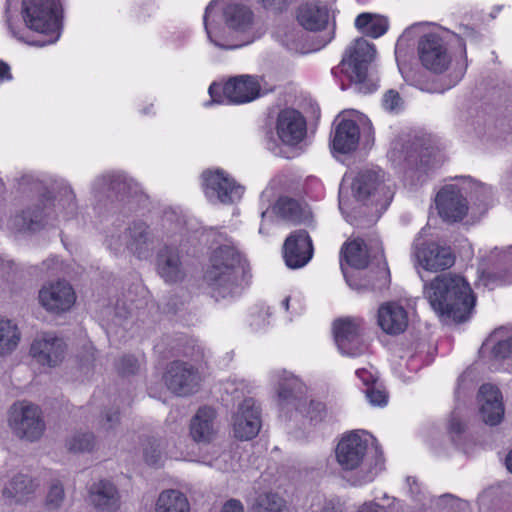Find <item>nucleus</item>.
I'll return each mask as SVG.
<instances>
[{
  "label": "nucleus",
  "instance_id": "1",
  "mask_svg": "<svg viewBox=\"0 0 512 512\" xmlns=\"http://www.w3.org/2000/svg\"><path fill=\"white\" fill-rule=\"evenodd\" d=\"M253 12L244 4L213 0L206 7L204 26L211 43L221 49H236L249 44Z\"/></svg>",
  "mask_w": 512,
  "mask_h": 512
},
{
  "label": "nucleus",
  "instance_id": "2",
  "mask_svg": "<svg viewBox=\"0 0 512 512\" xmlns=\"http://www.w3.org/2000/svg\"><path fill=\"white\" fill-rule=\"evenodd\" d=\"M92 193L94 209L101 217H128L148 202L138 182L122 172H108L96 177Z\"/></svg>",
  "mask_w": 512,
  "mask_h": 512
},
{
  "label": "nucleus",
  "instance_id": "3",
  "mask_svg": "<svg viewBox=\"0 0 512 512\" xmlns=\"http://www.w3.org/2000/svg\"><path fill=\"white\" fill-rule=\"evenodd\" d=\"M216 242L205 280L219 297L240 295L250 282L249 265L226 235L220 234Z\"/></svg>",
  "mask_w": 512,
  "mask_h": 512
},
{
  "label": "nucleus",
  "instance_id": "4",
  "mask_svg": "<svg viewBox=\"0 0 512 512\" xmlns=\"http://www.w3.org/2000/svg\"><path fill=\"white\" fill-rule=\"evenodd\" d=\"M424 296L440 317L457 323L467 321L475 306V297L468 282L452 273L440 274L425 284Z\"/></svg>",
  "mask_w": 512,
  "mask_h": 512
},
{
  "label": "nucleus",
  "instance_id": "5",
  "mask_svg": "<svg viewBox=\"0 0 512 512\" xmlns=\"http://www.w3.org/2000/svg\"><path fill=\"white\" fill-rule=\"evenodd\" d=\"M22 18L25 26L42 38L29 39L17 31L7 18L12 36L31 46L43 47L54 44L61 35L63 7L61 0H22Z\"/></svg>",
  "mask_w": 512,
  "mask_h": 512
},
{
  "label": "nucleus",
  "instance_id": "6",
  "mask_svg": "<svg viewBox=\"0 0 512 512\" xmlns=\"http://www.w3.org/2000/svg\"><path fill=\"white\" fill-rule=\"evenodd\" d=\"M336 461L343 471H355L358 484L368 483L384 468V459L377 448H368L365 433L349 432L340 439L335 449Z\"/></svg>",
  "mask_w": 512,
  "mask_h": 512
},
{
  "label": "nucleus",
  "instance_id": "7",
  "mask_svg": "<svg viewBox=\"0 0 512 512\" xmlns=\"http://www.w3.org/2000/svg\"><path fill=\"white\" fill-rule=\"evenodd\" d=\"M279 416L285 421L300 418L311 424L322 422L327 414L324 403L308 399L306 385L291 373L283 372L277 385Z\"/></svg>",
  "mask_w": 512,
  "mask_h": 512
},
{
  "label": "nucleus",
  "instance_id": "8",
  "mask_svg": "<svg viewBox=\"0 0 512 512\" xmlns=\"http://www.w3.org/2000/svg\"><path fill=\"white\" fill-rule=\"evenodd\" d=\"M439 154L434 139L429 134H416L405 141H396L390 158L401 165L412 184L422 183L429 169L433 168Z\"/></svg>",
  "mask_w": 512,
  "mask_h": 512
},
{
  "label": "nucleus",
  "instance_id": "9",
  "mask_svg": "<svg viewBox=\"0 0 512 512\" xmlns=\"http://www.w3.org/2000/svg\"><path fill=\"white\" fill-rule=\"evenodd\" d=\"M344 258L349 266L358 270L366 268L370 259L376 260L377 262L378 269L375 278L366 280L363 283H360L354 275H349L344 266L341 265L346 282L351 288L355 290L370 289L373 291H381L389 286V269L384 261L383 249L379 243H375V251L372 252V247H368L363 240H353L346 245Z\"/></svg>",
  "mask_w": 512,
  "mask_h": 512
},
{
  "label": "nucleus",
  "instance_id": "10",
  "mask_svg": "<svg viewBox=\"0 0 512 512\" xmlns=\"http://www.w3.org/2000/svg\"><path fill=\"white\" fill-rule=\"evenodd\" d=\"M376 55V50L364 38L354 41L343 57L340 66L360 93H371L377 89V82L368 74V68Z\"/></svg>",
  "mask_w": 512,
  "mask_h": 512
},
{
  "label": "nucleus",
  "instance_id": "11",
  "mask_svg": "<svg viewBox=\"0 0 512 512\" xmlns=\"http://www.w3.org/2000/svg\"><path fill=\"white\" fill-rule=\"evenodd\" d=\"M353 197L364 204L375 206V218L390 205L394 191L385 183V174L382 170L365 169L357 173L351 182Z\"/></svg>",
  "mask_w": 512,
  "mask_h": 512
},
{
  "label": "nucleus",
  "instance_id": "12",
  "mask_svg": "<svg viewBox=\"0 0 512 512\" xmlns=\"http://www.w3.org/2000/svg\"><path fill=\"white\" fill-rule=\"evenodd\" d=\"M157 242L154 230L143 219H133L125 228L122 235L111 236L108 247L116 254L126 249L134 257L148 259Z\"/></svg>",
  "mask_w": 512,
  "mask_h": 512
},
{
  "label": "nucleus",
  "instance_id": "13",
  "mask_svg": "<svg viewBox=\"0 0 512 512\" xmlns=\"http://www.w3.org/2000/svg\"><path fill=\"white\" fill-rule=\"evenodd\" d=\"M9 426L20 439L29 442L39 440L46 428L41 408L33 403H14L9 412Z\"/></svg>",
  "mask_w": 512,
  "mask_h": 512
},
{
  "label": "nucleus",
  "instance_id": "14",
  "mask_svg": "<svg viewBox=\"0 0 512 512\" xmlns=\"http://www.w3.org/2000/svg\"><path fill=\"white\" fill-rule=\"evenodd\" d=\"M332 332L339 352L345 356L358 357L368 350L363 333L362 320L355 317H341L333 321Z\"/></svg>",
  "mask_w": 512,
  "mask_h": 512
},
{
  "label": "nucleus",
  "instance_id": "15",
  "mask_svg": "<svg viewBox=\"0 0 512 512\" xmlns=\"http://www.w3.org/2000/svg\"><path fill=\"white\" fill-rule=\"evenodd\" d=\"M205 195L212 203L233 204L242 198L244 187L224 170H206L202 174Z\"/></svg>",
  "mask_w": 512,
  "mask_h": 512
},
{
  "label": "nucleus",
  "instance_id": "16",
  "mask_svg": "<svg viewBox=\"0 0 512 512\" xmlns=\"http://www.w3.org/2000/svg\"><path fill=\"white\" fill-rule=\"evenodd\" d=\"M162 379L167 389L178 397H187L196 393L201 381L198 369L180 360L167 364Z\"/></svg>",
  "mask_w": 512,
  "mask_h": 512
},
{
  "label": "nucleus",
  "instance_id": "17",
  "mask_svg": "<svg viewBox=\"0 0 512 512\" xmlns=\"http://www.w3.org/2000/svg\"><path fill=\"white\" fill-rule=\"evenodd\" d=\"M418 56L422 66L434 74L448 70L452 56L445 41L436 33H427L418 41Z\"/></svg>",
  "mask_w": 512,
  "mask_h": 512
},
{
  "label": "nucleus",
  "instance_id": "18",
  "mask_svg": "<svg viewBox=\"0 0 512 512\" xmlns=\"http://www.w3.org/2000/svg\"><path fill=\"white\" fill-rule=\"evenodd\" d=\"M261 428V410L253 398H245L233 415V433L239 440H251Z\"/></svg>",
  "mask_w": 512,
  "mask_h": 512
},
{
  "label": "nucleus",
  "instance_id": "19",
  "mask_svg": "<svg viewBox=\"0 0 512 512\" xmlns=\"http://www.w3.org/2000/svg\"><path fill=\"white\" fill-rule=\"evenodd\" d=\"M435 203L439 216L448 223L461 221L468 211L466 198L454 185L444 186L437 193Z\"/></svg>",
  "mask_w": 512,
  "mask_h": 512
},
{
  "label": "nucleus",
  "instance_id": "20",
  "mask_svg": "<svg viewBox=\"0 0 512 512\" xmlns=\"http://www.w3.org/2000/svg\"><path fill=\"white\" fill-rule=\"evenodd\" d=\"M414 256L422 268L431 272L448 269L455 262L451 248L435 242L416 244Z\"/></svg>",
  "mask_w": 512,
  "mask_h": 512
},
{
  "label": "nucleus",
  "instance_id": "21",
  "mask_svg": "<svg viewBox=\"0 0 512 512\" xmlns=\"http://www.w3.org/2000/svg\"><path fill=\"white\" fill-rule=\"evenodd\" d=\"M52 206V196L38 198L36 202L14 217V226L19 231L36 232L41 230L52 217Z\"/></svg>",
  "mask_w": 512,
  "mask_h": 512
},
{
  "label": "nucleus",
  "instance_id": "22",
  "mask_svg": "<svg viewBox=\"0 0 512 512\" xmlns=\"http://www.w3.org/2000/svg\"><path fill=\"white\" fill-rule=\"evenodd\" d=\"M72 286L66 281L50 283L39 291L40 304L48 311L60 314L68 311L75 303Z\"/></svg>",
  "mask_w": 512,
  "mask_h": 512
},
{
  "label": "nucleus",
  "instance_id": "23",
  "mask_svg": "<svg viewBox=\"0 0 512 512\" xmlns=\"http://www.w3.org/2000/svg\"><path fill=\"white\" fill-rule=\"evenodd\" d=\"M283 255L289 268L297 269L305 266L313 255L312 241L308 232L300 229L291 233L284 242Z\"/></svg>",
  "mask_w": 512,
  "mask_h": 512
},
{
  "label": "nucleus",
  "instance_id": "24",
  "mask_svg": "<svg viewBox=\"0 0 512 512\" xmlns=\"http://www.w3.org/2000/svg\"><path fill=\"white\" fill-rule=\"evenodd\" d=\"M479 415L482 421L489 426H496L503 420L505 409L501 391L494 385L487 383L481 385L477 394Z\"/></svg>",
  "mask_w": 512,
  "mask_h": 512
},
{
  "label": "nucleus",
  "instance_id": "25",
  "mask_svg": "<svg viewBox=\"0 0 512 512\" xmlns=\"http://www.w3.org/2000/svg\"><path fill=\"white\" fill-rule=\"evenodd\" d=\"M276 130L284 144L296 145L306 135V121L297 110L286 108L278 114Z\"/></svg>",
  "mask_w": 512,
  "mask_h": 512
},
{
  "label": "nucleus",
  "instance_id": "26",
  "mask_svg": "<svg viewBox=\"0 0 512 512\" xmlns=\"http://www.w3.org/2000/svg\"><path fill=\"white\" fill-rule=\"evenodd\" d=\"M90 504L101 512H116L120 508V494L115 484L109 480H99L88 490Z\"/></svg>",
  "mask_w": 512,
  "mask_h": 512
},
{
  "label": "nucleus",
  "instance_id": "27",
  "mask_svg": "<svg viewBox=\"0 0 512 512\" xmlns=\"http://www.w3.org/2000/svg\"><path fill=\"white\" fill-rule=\"evenodd\" d=\"M377 323L389 335H399L408 327V312L397 302L383 303L377 314Z\"/></svg>",
  "mask_w": 512,
  "mask_h": 512
},
{
  "label": "nucleus",
  "instance_id": "28",
  "mask_svg": "<svg viewBox=\"0 0 512 512\" xmlns=\"http://www.w3.org/2000/svg\"><path fill=\"white\" fill-rule=\"evenodd\" d=\"M296 18L304 29L319 31L328 24L329 11L327 6L318 0H306L299 4Z\"/></svg>",
  "mask_w": 512,
  "mask_h": 512
},
{
  "label": "nucleus",
  "instance_id": "29",
  "mask_svg": "<svg viewBox=\"0 0 512 512\" xmlns=\"http://www.w3.org/2000/svg\"><path fill=\"white\" fill-rule=\"evenodd\" d=\"M39 484L31 476L27 474L14 475L2 490V496L6 503L25 504L30 501Z\"/></svg>",
  "mask_w": 512,
  "mask_h": 512
},
{
  "label": "nucleus",
  "instance_id": "30",
  "mask_svg": "<svg viewBox=\"0 0 512 512\" xmlns=\"http://www.w3.org/2000/svg\"><path fill=\"white\" fill-rule=\"evenodd\" d=\"M156 269L167 283H176L184 278L179 251L176 247L164 245L156 255Z\"/></svg>",
  "mask_w": 512,
  "mask_h": 512
},
{
  "label": "nucleus",
  "instance_id": "31",
  "mask_svg": "<svg viewBox=\"0 0 512 512\" xmlns=\"http://www.w3.org/2000/svg\"><path fill=\"white\" fill-rule=\"evenodd\" d=\"M65 343L55 336H47L34 340L30 354L40 364L50 367L56 366L64 357Z\"/></svg>",
  "mask_w": 512,
  "mask_h": 512
},
{
  "label": "nucleus",
  "instance_id": "32",
  "mask_svg": "<svg viewBox=\"0 0 512 512\" xmlns=\"http://www.w3.org/2000/svg\"><path fill=\"white\" fill-rule=\"evenodd\" d=\"M216 410L210 406L200 407L190 421V435L197 443L208 444L215 436Z\"/></svg>",
  "mask_w": 512,
  "mask_h": 512
},
{
  "label": "nucleus",
  "instance_id": "33",
  "mask_svg": "<svg viewBox=\"0 0 512 512\" xmlns=\"http://www.w3.org/2000/svg\"><path fill=\"white\" fill-rule=\"evenodd\" d=\"M259 89L251 76L234 77L225 83V99L235 104L250 102L258 97Z\"/></svg>",
  "mask_w": 512,
  "mask_h": 512
},
{
  "label": "nucleus",
  "instance_id": "34",
  "mask_svg": "<svg viewBox=\"0 0 512 512\" xmlns=\"http://www.w3.org/2000/svg\"><path fill=\"white\" fill-rule=\"evenodd\" d=\"M360 129L354 120L342 119L335 127L332 137V149L341 154H348L358 147Z\"/></svg>",
  "mask_w": 512,
  "mask_h": 512
},
{
  "label": "nucleus",
  "instance_id": "35",
  "mask_svg": "<svg viewBox=\"0 0 512 512\" xmlns=\"http://www.w3.org/2000/svg\"><path fill=\"white\" fill-rule=\"evenodd\" d=\"M490 352L491 359L502 361L512 357V334L505 328L494 330L483 343L480 352Z\"/></svg>",
  "mask_w": 512,
  "mask_h": 512
},
{
  "label": "nucleus",
  "instance_id": "36",
  "mask_svg": "<svg viewBox=\"0 0 512 512\" xmlns=\"http://www.w3.org/2000/svg\"><path fill=\"white\" fill-rule=\"evenodd\" d=\"M479 137L487 141H505L512 134V118L507 115L496 114L489 116L484 121L483 127L476 128Z\"/></svg>",
  "mask_w": 512,
  "mask_h": 512
},
{
  "label": "nucleus",
  "instance_id": "37",
  "mask_svg": "<svg viewBox=\"0 0 512 512\" xmlns=\"http://www.w3.org/2000/svg\"><path fill=\"white\" fill-rule=\"evenodd\" d=\"M277 216L294 224L307 223L312 215L307 207H303L297 200L289 197H281L274 205Z\"/></svg>",
  "mask_w": 512,
  "mask_h": 512
},
{
  "label": "nucleus",
  "instance_id": "38",
  "mask_svg": "<svg viewBox=\"0 0 512 512\" xmlns=\"http://www.w3.org/2000/svg\"><path fill=\"white\" fill-rule=\"evenodd\" d=\"M154 512H190V504L184 493L168 489L159 494Z\"/></svg>",
  "mask_w": 512,
  "mask_h": 512
},
{
  "label": "nucleus",
  "instance_id": "39",
  "mask_svg": "<svg viewBox=\"0 0 512 512\" xmlns=\"http://www.w3.org/2000/svg\"><path fill=\"white\" fill-rule=\"evenodd\" d=\"M355 26L363 34L372 38H378L387 31L388 21L383 16L362 13L357 16Z\"/></svg>",
  "mask_w": 512,
  "mask_h": 512
},
{
  "label": "nucleus",
  "instance_id": "40",
  "mask_svg": "<svg viewBox=\"0 0 512 512\" xmlns=\"http://www.w3.org/2000/svg\"><path fill=\"white\" fill-rule=\"evenodd\" d=\"M20 341V332L11 320L0 317V355L10 354Z\"/></svg>",
  "mask_w": 512,
  "mask_h": 512
},
{
  "label": "nucleus",
  "instance_id": "41",
  "mask_svg": "<svg viewBox=\"0 0 512 512\" xmlns=\"http://www.w3.org/2000/svg\"><path fill=\"white\" fill-rule=\"evenodd\" d=\"M53 207H58L62 210L64 217L69 219L73 218L78 213V204L76 195L68 184H61L58 187L55 200L53 199Z\"/></svg>",
  "mask_w": 512,
  "mask_h": 512
},
{
  "label": "nucleus",
  "instance_id": "42",
  "mask_svg": "<svg viewBox=\"0 0 512 512\" xmlns=\"http://www.w3.org/2000/svg\"><path fill=\"white\" fill-rule=\"evenodd\" d=\"M285 502L276 493L268 492L258 495L252 506L253 512H284Z\"/></svg>",
  "mask_w": 512,
  "mask_h": 512
},
{
  "label": "nucleus",
  "instance_id": "43",
  "mask_svg": "<svg viewBox=\"0 0 512 512\" xmlns=\"http://www.w3.org/2000/svg\"><path fill=\"white\" fill-rule=\"evenodd\" d=\"M96 441L91 432H76L66 440V447L72 453L91 452Z\"/></svg>",
  "mask_w": 512,
  "mask_h": 512
},
{
  "label": "nucleus",
  "instance_id": "44",
  "mask_svg": "<svg viewBox=\"0 0 512 512\" xmlns=\"http://www.w3.org/2000/svg\"><path fill=\"white\" fill-rule=\"evenodd\" d=\"M18 189L22 192H34L39 198L52 196L47 186L33 175L25 174L17 179Z\"/></svg>",
  "mask_w": 512,
  "mask_h": 512
},
{
  "label": "nucleus",
  "instance_id": "45",
  "mask_svg": "<svg viewBox=\"0 0 512 512\" xmlns=\"http://www.w3.org/2000/svg\"><path fill=\"white\" fill-rule=\"evenodd\" d=\"M143 361L134 355H123L116 364L117 371L122 376L136 375L142 368Z\"/></svg>",
  "mask_w": 512,
  "mask_h": 512
},
{
  "label": "nucleus",
  "instance_id": "46",
  "mask_svg": "<svg viewBox=\"0 0 512 512\" xmlns=\"http://www.w3.org/2000/svg\"><path fill=\"white\" fill-rule=\"evenodd\" d=\"M65 498V492L62 484L59 482L53 483L46 496V506L55 510L60 508Z\"/></svg>",
  "mask_w": 512,
  "mask_h": 512
},
{
  "label": "nucleus",
  "instance_id": "47",
  "mask_svg": "<svg viewBox=\"0 0 512 512\" xmlns=\"http://www.w3.org/2000/svg\"><path fill=\"white\" fill-rule=\"evenodd\" d=\"M382 103L383 107L390 112H398L403 108V100L400 94L394 89L386 91Z\"/></svg>",
  "mask_w": 512,
  "mask_h": 512
},
{
  "label": "nucleus",
  "instance_id": "48",
  "mask_svg": "<svg viewBox=\"0 0 512 512\" xmlns=\"http://www.w3.org/2000/svg\"><path fill=\"white\" fill-rule=\"evenodd\" d=\"M462 76V71L454 72L453 74H449L443 78L440 84H436L426 90L432 93H443L444 91L454 87L461 80Z\"/></svg>",
  "mask_w": 512,
  "mask_h": 512
},
{
  "label": "nucleus",
  "instance_id": "49",
  "mask_svg": "<svg viewBox=\"0 0 512 512\" xmlns=\"http://www.w3.org/2000/svg\"><path fill=\"white\" fill-rule=\"evenodd\" d=\"M369 403L373 406H385L388 401V393L379 387L371 386L365 390Z\"/></svg>",
  "mask_w": 512,
  "mask_h": 512
},
{
  "label": "nucleus",
  "instance_id": "50",
  "mask_svg": "<svg viewBox=\"0 0 512 512\" xmlns=\"http://www.w3.org/2000/svg\"><path fill=\"white\" fill-rule=\"evenodd\" d=\"M144 460L148 465L159 466L162 460V452L159 444L149 442L144 448Z\"/></svg>",
  "mask_w": 512,
  "mask_h": 512
},
{
  "label": "nucleus",
  "instance_id": "51",
  "mask_svg": "<svg viewBox=\"0 0 512 512\" xmlns=\"http://www.w3.org/2000/svg\"><path fill=\"white\" fill-rule=\"evenodd\" d=\"M471 192L481 204H486L491 195V188L483 183L472 181L470 183Z\"/></svg>",
  "mask_w": 512,
  "mask_h": 512
},
{
  "label": "nucleus",
  "instance_id": "52",
  "mask_svg": "<svg viewBox=\"0 0 512 512\" xmlns=\"http://www.w3.org/2000/svg\"><path fill=\"white\" fill-rule=\"evenodd\" d=\"M209 94L211 100L205 103L206 106L222 103L223 97L225 98V84L222 86L217 83H212L209 87Z\"/></svg>",
  "mask_w": 512,
  "mask_h": 512
},
{
  "label": "nucleus",
  "instance_id": "53",
  "mask_svg": "<svg viewBox=\"0 0 512 512\" xmlns=\"http://www.w3.org/2000/svg\"><path fill=\"white\" fill-rule=\"evenodd\" d=\"M465 430V424L462 422L461 415L457 410H454L451 413V417L449 420V432L451 434H455L456 436H460Z\"/></svg>",
  "mask_w": 512,
  "mask_h": 512
},
{
  "label": "nucleus",
  "instance_id": "54",
  "mask_svg": "<svg viewBox=\"0 0 512 512\" xmlns=\"http://www.w3.org/2000/svg\"><path fill=\"white\" fill-rule=\"evenodd\" d=\"M103 419H104V422H103V427L106 429V430H110V429H113L114 427H116L119 422H120V414H119V411L116 410V409H110V410H107L105 413H104V416H103Z\"/></svg>",
  "mask_w": 512,
  "mask_h": 512
},
{
  "label": "nucleus",
  "instance_id": "55",
  "mask_svg": "<svg viewBox=\"0 0 512 512\" xmlns=\"http://www.w3.org/2000/svg\"><path fill=\"white\" fill-rule=\"evenodd\" d=\"M357 377L363 382L364 385L368 387L375 386L377 382V377L372 372L368 371L365 368L358 369L356 371Z\"/></svg>",
  "mask_w": 512,
  "mask_h": 512
},
{
  "label": "nucleus",
  "instance_id": "56",
  "mask_svg": "<svg viewBox=\"0 0 512 512\" xmlns=\"http://www.w3.org/2000/svg\"><path fill=\"white\" fill-rule=\"evenodd\" d=\"M221 512H244V508L239 500L230 499L223 505Z\"/></svg>",
  "mask_w": 512,
  "mask_h": 512
},
{
  "label": "nucleus",
  "instance_id": "57",
  "mask_svg": "<svg viewBox=\"0 0 512 512\" xmlns=\"http://www.w3.org/2000/svg\"><path fill=\"white\" fill-rule=\"evenodd\" d=\"M283 46L287 48L290 52H299L300 44L295 40L294 34H286L285 39L282 40Z\"/></svg>",
  "mask_w": 512,
  "mask_h": 512
},
{
  "label": "nucleus",
  "instance_id": "58",
  "mask_svg": "<svg viewBox=\"0 0 512 512\" xmlns=\"http://www.w3.org/2000/svg\"><path fill=\"white\" fill-rule=\"evenodd\" d=\"M264 8L266 9H276L281 10L282 5H284L287 0H258Z\"/></svg>",
  "mask_w": 512,
  "mask_h": 512
},
{
  "label": "nucleus",
  "instance_id": "59",
  "mask_svg": "<svg viewBox=\"0 0 512 512\" xmlns=\"http://www.w3.org/2000/svg\"><path fill=\"white\" fill-rule=\"evenodd\" d=\"M276 213L274 212V209L272 210V212H269L268 209L264 210L262 213H261V219H262V224L259 228V233L260 234H265L266 232L264 231V223L265 222H273L274 218H275Z\"/></svg>",
  "mask_w": 512,
  "mask_h": 512
},
{
  "label": "nucleus",
  "instance_id": "60",
  "mask_svg": "<svg viewBox=\"0 0 512 512\" xmlns=\"http://www.w3.org/2000/svg\"><path fill=\"white\" fill-rule=\"evenodd\" d=\"M407 483L409 485V491L411 493V495L415 498L416 501H422V499L419 497V486L417 484V481L412 478V477H408L407 478Z\"/></svg>",
  "mask_w": 512,
  "mask_h": 512
},
{
  "label": "nucleus",
  "instance_id": "61",
  "mask_svg": "<svg viewBox=\"0 0 512 512\" xmlns=\"http://www.w3.org/2000/svg\"><path fill=\"white\" fill-rule=\"evenodd\" d=\"M11 79L12 75L10 73L9 65L4 61H0V81Z\"/></svg>",
  "mask_w": 512,
  "mask_h": 512
},
{
  "label": "nucleus",
  "instance_id": "62",
  "mask_svg": "<svg viewBox=\"0 0 512 512\" xmlns=\"http://www.w3.org/2000/svg\"><path fill=\"white\" fill-rule=\"evenodd\" d=\"M320 512H341L338 508H336L331 502L326 503Z\"/></svg>",
  "mask_w": 512,
  "mask_h": 512
},
{
  "label": "nucleus",
  "instance_id": "63",
  "mask_svg": "<svg viewBox=\"0 0 512 512\" xmlns=\"http://www.w3.org/2000/svg\"><path fill=\"white\" fill-rule=\"evenodd\" d=\"M505 464L510 473H512V450L507 454Z\"/></svg>",
  "mask_w": 512,
  "mask_h": 512
},
{
  "label": "nucleus",
  "instance_id": "64",
  "mask_svg": "<svg viewBox=\"0 0 512 512\" xmlns=\"http://www.w3.org/2000/svg\"><path fill=\"white\" fill-rule=\"evenodd\" d=\"M289 302H290V297H286L283 301H282V305L283 307L285 308L286 311H288L289 309Z\"/></svg>",
  "mask_w": 512,
  "mask_h": 512
}]
</instances>
